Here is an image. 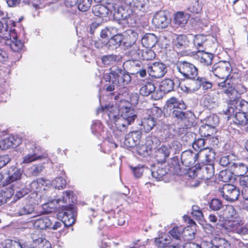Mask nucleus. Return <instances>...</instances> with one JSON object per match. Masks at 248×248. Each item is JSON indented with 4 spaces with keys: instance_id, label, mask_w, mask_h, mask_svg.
<instances>
[{
    "instance_id": "nucleus-1",
    "label": "nucleus",
    "mask_w": 248,
    "mask_h": 248,
    "mask_svg": "<svg viewBox=\"0 0 248 248\" xmlns=\"http://www.w3.org/2000/svg\"><path fill=\"white\" fill-rule=\"evenodd\" d=\"M118 111L120 114L122 122L117 124V129L121 132H126L127 126L133 123L136 117L134 111L130 104L125 101H121L118 107Z\"/></svg>"
},
{
    "instance_id": "nucleus-2",
    "label": "nucleus",
    "mask_w": 248,
    "mask_h": 248,
    "mask_svg": "<svg viewBox=\"0 0 248 248\" xmlns=\"http://www.w3.org/2000/svg\"><path fill=\"white\" fill-rule=\"evenodd\" d=\"M104 78L107 82L111 81L115 85L124 86L131 81L130 76L124 73L118 66H113L110 68L109 73L104 75Z\"/></svg>"
},
{
    "instance_id": "nucleus-3",
    "label": "nucleus",
    "mask_w": 248,
    "mask_h": 248,
    "mask_svg": "<svg viewBox=\"0 0 248 248\" xmlns=\"http://www.w3.org/2000/svg\"><path fill=\"white\" fill-rule=\"evenodd\" d=\"M218 86L223 89V93L229 98L228 103H231L232 100L240 98V94L243 93L245 88L243 85L239 84L235 86L232 78L228 80L218 83Z\"/></svg>"
},
{
    "instance_id": "nucleus-4",
    "label": "nucleus",
    "mask_w": 248,
    "mask_h": 248,
    "mask_svg": "<svg viewBox=\"0 0 248 248\" xmlns=\"http://www.w3.org/2000/svg\"><path fill=\"white\" fill-rule=\"evenodd\" d=\"M181 159L183 165L187 167L185 170L188 176H193L196 168L200 164L197 153H193L191 150L185 151L181 154Z\"/></svg>"
},
{
    "instance_id": "nucleus-5",
    "label": "nucleus",
    "mask_w": 248,
    "mask_h": 248,
    "mask_svg": "<svg viewBox=\"0 0 248 248\" xmlns=\"http://www.w3.org/2000/svg\"><path fill=\"white\" fill-rule=\"evenodd\" d=\"M227 103L228 107L226 110L224 111V113L228 115L229 119L232 118L236 111L248 114V102L243 99L240 100L239 98H237L236 99L232 100L231 103Z\"/></svg>"
},
{
    "instance_id": "nucleus-6",
    "label": "nucleus",
    "mask_w": 248,
    "mask_h": 248,
    "mask_svg": "<svg viewBox=\"0 0 248 248\" xmlns=\"http://www.w3.org/2000/svg\"><path fill=\"white\" fill-rule=\"evenodd\" d=\"M178 71L186 78L194 79L198 74L197 68L192 63L186 61H179L177 63Z\"/></svg>"
},
{
    "instance_id": "nucleus-7",
    "label": "nucleus",
    "mask_w": 248,
    "mask_h": 248,
    "mask_svg": "<svg viewBox=\"0 0 248 248\" xmlns=\"http://www.w3.org/2000/svg\"><path fill=\"white\" fill-rule=\"evenodd\" d=\"M218 191L223 199L231 202L237 200L240 195L239 189L230 184L223 185Z\"/></svg>"
},
{
    "instance_id": "nucleus-8",
    "label": "nucleus",
    "mask_w": 248,
    "mask_h": 248,
    "mask_svg": "<svg viewBox=\"0 0 248 248\" xmlns=\"http://www.w3.org/2000/svg\"><path fill=\"white\" fill-rule=\"evenodd\" d=\"M151 114L147 118H145L141 122L144 131H150L156 124V119L162 113L161 109L158 107H154L150 109Z\"/></svg>"
},
{
    "instance_id": "nucleus-9",
    "label": "nucleus",
    "mask_w": 248,
    "mask_h": 248,
    "mask_svg": "<svg viewBox=\"0 0 248 248\" xmlns=\"http://www.w3.org/2000/svg\"><path fill=\"white\" fill-rule=\"evenodd\" d=\"M231 70L229 62H222L213 65L211 71L219 78L227 80Z\"/></svg>"
},
{
    "instance_id": "nucleus-10",
    "label": "nucleus",
    "mask_w": 248,
    "mask_h": 248,
    "mask_svg": "<svg viewBox=\"0 0 248 248\" xmlns=\"http://www.w3.org/2000/svg\"><path fill=\"white\" fill-rule=\"evenodd\" d=\"M215 173L214 164H203L201 166L199 164L196 168L194 175L198 179L208 180L213 177Z\"/></svg>"
},
{
    "instance_id": "nucleus-11",
    "label": "nucleus",
    "mask_w": 248,
    "mask_h": 248,
    "mask_svg": "<svg viewBox=\"0 0 248 248\" xmlns=\"http://www.w3.org/2000/svg\"><path fill=\"white\" fill-rule=\"evenodd\" d=\"M199 163L202 164H214L216 153L211 148L205 147L197 153Z\"/></svg>"
},
{
    "instance_id": "nucleus-12",
    "label": "nucleus",
    "mask_w": 248,
    "mask_h": 248,
    "mask_svg": "<svg viewBox=\"0 0 248 248\" xmlns=\"http://www.w3.org/2000/svg\"><path fill=\"white\" fill-rule=\"evenodd\" d=\"M115 9V6L113 3H107L106 5L98 4L93 6L92 12L94 16L102 18L107 17L109 13H111Z\"/></svg>"
},
{
    "instance_id": "nucleus-13",
    "label": "nucleus",
    "mask_w": 248,
    "mask_h": 248,
    "mask_svg": "<svg viewBox=\"0 0 248 248\" xmlns=\"http://www.w3.org/2000/svg\"><path fill=\"white\" fill-rule=\"evenodd\" d=\"M184 233V237L185 240H189L193 238V233L190 234L188 229L185 228L182 229L181 227L175 226L169 232V234L172 239L179 240H180L182 235Z\"/></svg>"
},
{
    "instance_id": "nucleus-14",
    "label": "nucleus",
    "mask_w": 248,
    "mask_h": 248,
    "mask_svg": "<svg viewBox=\"0 0 248 248\" xmlns=\"http://www.w3.org/2000/svg\"><path fill=\"white\" fill-rule=\"evenodd\" d=\"M149 75L155 78H161L167 72L165 64L161 62H156L148 67Z\"/></svg>"
},
{
    "instance_id": "nucleus-15",
    "label": "nucleus",
    "mask_w": 248,
    "mask_h": 248,
    "mask_svg": "<svg viewBox=\"0 0 248 248\" xmlns=\"http://www.w3.org/2000/svg\"><path fill=\"white\" fill-rule=\"evenodd\" d=\"M64 211L62 213V222L66 227L72 226L75 222L74 209L71 206H64Z\"/></svg>"
},
{
    "instance_id": "nucleus-16",
    "label": "nucleus",
    "mask_w": 248,
    "mask_h": 248,
    "mask_svg": "<svg viewBox=\"0 0 248 248\" xmlns=\"http://www.w3.org/2000/svg\"><path fill=\"white\" fill-rule=\"evenodd\" d=\"M169 20L165 13L163 11L157 12L152 19V23L155 28L164 29L169 24Z\"/></svg>"
},
{
    "instance_id": "nucleus-17",
    "label": "nucleus",
    "mask_w": 248,
    "mask_h": 248,
    "mask_svg": "<svg viewBox=\"0 0 248 248\" xmlns=\"http://www.w3.org/2000/svg\"><path fill=\"white\" fill-rule=\"evenodd\" d=\"M106 113L110 119L111 118H116L119 115L118 111V107L114 106L113 104H108L105 106H101L97 109V113Z\"/></svg>"
},
{
    "instance_id": "nucleus-18",
    "label": "nucleus",
    "mask_w": 248,
    "mask_h": 248,
    "mask_svg": "<svg viewBox=\"0 0 248 248\" xmlns=\"http://www.w3.org/2000/svg\"><path fill=\"white\" fill-rule=\"evenodd\" d=\"M141 136V133L139 130L131 132L125 140L124 144L129 148L135 147L140 142Z\"/></svg>"
},
{
    "instance_id": "nucleus-19",
    "label": "nucleus",
    "mask_w": 248,
    "mask_h": 248,
    "mask_svg": "<svg viewBox=\"0 0 248 248\" xmlns=\"http://www.w3.org/2000/svg\"><path fill=\"white\" fill-rule=\"evenodd\" d=\"M7 174L8 177L6 179L5 183L6 185H8L20 180L22 172L20 169L16 168V166H11L8 169Z\"/></svg>"
},
{
    "instance_id": "nucleus-20",
    "label": "nucleus",
    "mask_w": 248,
    "mask_h": 248,
    "mask_svg": "<svg viewBox=\"0 0 248 248\" xmlns=\"http://www.w3.org/2000/svg\"><path fill=\"white\" fill-rule=\"evenodd\" d=\"M20 144L19 140L13 136L5 138L0 141V148L2 150H7L11 147H15Z\"/></svg>"
},
{
    "instance_id": "nucleus-21",
    "label": "nucleus",
    "mask_w": 248,
    "mask_h": 248,
    "mask_svg": "<svg viewBox=\"0 0 248 248\" xmlns=\"http://www.w3.org/2000/svg\"><path fill=\"white\" fill-rule=\"evenodd\" d=\"M233 122L236 124L242 126L247 125L246 130L248 131V114L236 111L233 115Z\"/></svg>"
},
{
    "instance_id": "nucleus-22",
    "label": "nucleus",
    "mask_w": 248,
    "mask_h": 248,
    "mask_svg": "<svg viewBox=\"0 0 248 248\" xmlns=\"http://www.w3.org/2000/svg\"><path fill=\"white\" fill-rule=\"evenodd\" d=\"M176 81H178V86L184 92L189 93L194 92L199 89V87H197V85H195L196 82V81L195 80V79L191 81H182L180 82L178 79H176Z\"/></svg>"
},
{
    "instance_id": "nucleus-23",
    "label": "nucleus",
    "mask_w": 248,
    "mask_h": 248,
    "mask_svg": "<svg viewBox=\"0 0 248 248\" xmlns=\"http://www.w3.org/2000/svg\"><path fill=\"white\" fill-rule=\"evenodd\" d=\"M122 42V36L119 34H116L111 37L108 41H103L99 39L96 42L95 45L101 43V45L97 46V47H102L103 46L107 45L108 47L113 46L117 47L119 46Z\"/></svg>"
},
{
    "instance_id": "nucleus-24",
    "label": "nucleus",
    "mask_w": 248,
    "mask_h": 248,
    "mask_svg": "<svg viewBox=\"0 0 248 248\" xmlns=\"http://www.w3.org/2000/svg\"><path fill=\"white\" fill-rule=\"evenodd\" d=\"M166 106L170 110L175 109H186V105L183 101H179L175 97L169 98L166 101Z\"/></svg>"
},
{
    "instance_id": "nucleus-25",
    "label": "nucleus",
    "mask_w": 248,
    "mask_h": 248,
    "mask_svg": "<svg viewBox=\"0 0 248 248\" xmlns=\"http://www.w3.org/2000/svg\"><path fill=\"white\" fill-rule=\"evenodd\" d=\"M33 224L38 229H49L51 226V220L48 217H39L35 220Z\"/></svg>"
},
{
    "instance_id": "nucleus-26",
    "label": "nucleus",
    "mask_w": 248,
    "mask_h": 248,
    "mask_svg": "<svg viewBox=\"0 0 248 248\" xmlns=\"http://www.w3.org/2000/svg\"><path fill=\"white\" fill-rule=\"evenodd\" d=\"M198 60L203 66H209L212 63L213 54L205 51H199L197 54Z\"/></svg>"
},
{
    "instance_id": "nucleus-27",
    "label": "nucleus",
    "mask_w": 248,
    "mask_h": 248,
    "mask_svg": "<svg viewBox=\"0 0 248 248\" xmlns=\"http://www.w3.org/2000/svg\"><path fill=\"white\" fill-rule=\"evenodd\" d=\"M231 232L240 234L248 233V223L244 225L243 221L240 219L234 220V224Z\"/></svg>"
},
{
    "instance_id": "nucleus-28",
    "label": "nucleus",
    "mask_w": 248,
    "mask_h": 248,
    "mask_svg": "<svg viewBox=\"0 0 248 248\" xmlns=\"http://www.w3.org/2000/svg\"><path fill=\"white\" fill-rule=\"evenodd\" d=\"M141 44L145 48H152L155 46L157 39L153 33H146L142 38Z\"/></svg>"
},
{
    "instance_id": "nucleus-29",
    "label": "nucleus",
    "mask_w": 248,
    "mask_h": 248,
    "mask_svg": "<svg viewBox=\"0 0 248 248\" xmlns=\"http://www.w3.org/2000/svg\"><path fill=\"white\" fill-rule=\"evenodd\" d=\"M170 149L165 145H162L155 152V158L157 161L164 162L170 155Z\"/></svg>"
},
{
    "instance_id": "nucleus-30",
    "label": "nucleus",
    "mask_w": 248,
    "mask_h": 248,
    "mask_svg": "<svg viewBox=\"0 0 248 248\" xmlns=\"http://www.w3.org/2000/svg\"><path fill=\"white\" fill-rule=\"evenodd\" d=\"M14 194L13 186L5 187L0 191V206L5 203L7 200L10 199Z\"/></svg>"
},
{
    "instance_id": "nucleus-31",
    "label": "nucleus",
    "mask_w": 248,
    "mask_h": 248,
    "mask_svg": "<svg viewBox=\"0 0 248 248\" xmlns=\"http://www.w3.org/2000/svg\"><path fill=\"white\" fill-rule=\"evenodd\" d=\"M174 86V80L166 78L160 82L159 89L161 92L166 93L172 91L173 90Z\"/></svg>"
},
{
    "instance_id": "nucleus-32",
    "label": "nucleus",
    "mask_w": 248,
    "mask_h": 248,
    "mask_svg": "<svg viewBox=\"0 0 248 248\" xmlns=\"http://www.w3.org/2000/svg\"><path fill=\"white\" fill-rule=\"evenodd\" d=\"M131 148L133 149L134 152L142 156H146L148 155V152L152 150V148L147 146L146 144L140 142Z\"/></svg>"
},
{
    "instance_id": "nucleus-33",
    "label": "nucleus",
    "mask_w": 248,
    "mask_h": 248,
    "mask_svg": "<svg viewBox=\"0 0 248 248\" xmlns=\"http://www.w3.org/2000/svg\"><path fill=\"white\" fill-rule=\"evenodd\" d=\"M203 4L199 0H192L187 7V10L192 14H200L202 12Z\"/></svg>"
},
{
    "instance_id": "nucleus-34",
    "label": "nucleus",
    "mask_w": 248,
    "mask_h": 248,
    "mask_svg": "<svg viewBox=\"0 0 248 248\" xmlns=\"http://www.w3.org/2000/svg\"><path fill=\"white\" fill-rule=\"evenodd\" d=\"M188 18L187 15L183 12H178L175 15L174 20L175 24L183 27L187 23Z\"/></svg>"
},
{
    "instance_id": "nucleus-35",
    "label": "nucleus",
    "mask_w": 248,
    "mask_h": 248,
    "mask_svg": "<svg viewBox=\"0 0 248 248\" xmlns=\"http://www.w3.org/2000/svg\"><path fill=\"white\" fill-rule=\"evenodd\" d=\"M32 238L37 248H51L50 243L45 238H36L35 234H32Z\"/></svg>"
},
{
    "instance_id": "nucleus-36",
    "label": "nucleus",
    "mask_w": 248,
    "mask_h": 248,
    "mask_svg": "<svg viewBox=\"0 0 248 248\" xmlns=\"http://www.w3.org/2000/svg\"><path fill=\"white\" fill-rule=\"evenodd\" d=\"M233 172L237 176H243L248 171V166L244 163H234Z\"/></svg>"
},
{
    "instance_id": "nucleus-37",
    "label": "nucleus",
    "mask_w": 248,
    "mask_h": 248,
    "mask_svg": "<svg viewBox=\"0 0 248 248\" xmlns=\"http://www.w3.org/2000/svg\"><path fill=\"white\" fill-rule=\"evenodd\" d=\"M170 243L168 237L165 235H159L157 238H155L154 241V244L157 248H165Z\"/></svg>"
},
{
    "instance_id": "nucleus-38",
    "label": "nucleus",
    "mask_w": 248,
    "mask_h": 248,
    "mask_svg": "<svg viewBox=\"0 0 248 248\" xmlns=\"http://www.w3.org/2000/svg\"><path fill=\"white\" fill-rule=\"evenodd\" d=\"M155 89V86L153 83L147 82L140 89V93L143 96H147L154 92Z\"/></svg>"
},
{
    "instance_id": "nucleus-39",
    "label": "nucleus",
    "mask_w": 248,
    "mask_h": 248,
    "mask_svg": "<svg viewBox=\"0 0 248 248\" xmlns=\"http://www.w3.org/2000/svg\"><path fill=\"white\" fill-rule=\"evenodd\" d=\"M2 245L3 248H35L31 246H25V247H22V246L20 243L10 239H6L2 243Z\"/></svg>"
},
{
    "instance_id": "nucleus-40",
    "label": "nucleus",
    "mask_w": 248,
    "mask_h": 248,
    "mask_svg": "<svg viewBox=\"0 0 248 248\" xmlns=\"http://www.w3.org/2000/svg\"><path fill=\"white\" fill-rule=\"evenodd\" d=\"M196 81L198 84L197 85L199 89L202 87L203 90H207L211 89L213 86L212 83L204 77H198Z\"/></svg>"
},
{
    "instance_id": "nucleus-41",
    "label": "nucleus",
    "mask_w": 248,
    "mask_h": 248,
    "mask_svg": "<svg viewBox=\"0 0 248 248\" xmlns=\"http://www.w3.org/2000/svg\"><path fill=\"white\" fill-rule=\"evenodd\" d=\"M118 57L115 54L106 55L103 56L101 58L102 63L106 66L113 65L116 63Z\"/></svg>"
},
{
    "instance_id": "nucleus-42",
    "label": "nucleus",
    "mask_w": 248,
    "mask_h": 248,
    "mask_svg": "<svg viewBox=\"0 0 248 248\" xmlns=\"http://www.w3.org/2000/svg\"><path fill=\"white\" fill-rule=\"evenodd\" d=\"M167 169L163 167H158L155 170L152 171V174L153 177L158 181L164 180L165 176L167 174Z\"/></svg>"
},
{
    "instance_id": "nucleus-43",
    "label": "nucleus",
    "mask_w": 248,
    "mask_h": 248,
    "mask_svg": "<svg viewBox=\"0 0 248 248\" xmlns=\"http://www.w3.org/2000/svg\"><path fill=\"white\" fill-rule=\"evenodd\" d=\"M141 58L143 60L151 61L155 57V54L150 48H145L141 50Z\"/></svg>"
},
{
    "instance_id": "nucleus-44",
    "label": "nucleus",
    "mask_w": 248,
    "mask_h": 248,
    "mask_svg": "<svg viewBox=\"0 0 248 248\" xmlns=\"http://www.w3.org/2000/svg\"><path fill=\"white\" fill-rule=\"evenodd\" d=\"M199 133L202 137L210 138L213 134V128L209 125H202L200 127Z\"/></svg>"
},
{
    "instance_id": "nucleus-45",
    "label": "nucleus",
    "mask_w": 248,
    "mask_h": 248,
    "mask_svg": "<svg viewBox=\"0 0 248 248\" xmlns=\"http://www.w3.org/2000/svg\"><path fill=\"white\" fill-rule=\"evenodd\" d=\"M74 197V192L72 190H66L62 193V199H59V201H62L64 203L68 204L70 206L72 202V198Z\"/></svg>"
},
{
    "instance_id": "nucleus-46",
    "label": "nucleus",
    "mask_w": 248,
    "mask_h": 248,
    "mask_svg": "<svg viewBox=\"0 0 248 248\" xmlns=\"http://www.w3.org/2000/svg\"><path fill=\"white\" fill-rule=\"evenodd\" d=\"M16 37V35L13 37L14 40L10 44V47L13 51L19 52L23 49L24 45L22 42L17 39Z\"/></svg>"
},
{
    "instance_id": "nucleus-47",
    "label": "nucleus",
    "mask_w": 248,
    "mask_h": 248,
    "mask_svg": "<svg viewBox=\"0 0 248 248\" xmlns=\"http://www.w3.org/2000/svg\"><path fill=\"white\" fill-rule=\"evenodd\" d=\"M232 178V172L228 170H221L218 174V179L224 183L230 182Z\"/></svg>"
},
{
    "instance_id": "nucleus-48",
    "label": "nucleus",
    "mask_w": 248,
    "mask_h": 248,
    "mask_svg": "<svg viewBox=\"0 0 248 248\" xmlns=\"http://www.w3.org/2000/svg\"><path fill=\"white\" fill-rule=\"evenodd\" d=\"M187 38L184 34L179 35L174 41V46L177 48H180L186 45Z\"/></svg>"
},
{
    "instance_id": "nucleus-49",
    "label": "nucleus",
    "mask_w": 248,
    "mask_h": 248,
    "mask_svg": "<svg viewBox=\"0 0 248 248\" xmlns=\"http://www.w3.org/2000/svg\"><path fill=\"white\" fill-rule=\"evenodd\" d=\"M78 9L82 12L88 11L91 7L92 0H78Z\"/></svg>"
},
{
    "instance_id": "nucleus-50",
    "label": "nucleus",
    "mask_w": 248,
    "mask_h": 248,
    "mask_svg": "<svg viewBox=\"0 0 248 248\" xmlns=\"http://www.w3.org/2000/svg\"><path fill=\"white\" fill-rule=\"evenodd\" d=\"M209 206L213 211H218L222 207V202L217 199H213L209 203Z\"/></svg>"
},
{
    "instance_id": "nucleus-51",
    "label": "nucleus",
    "mask_w": 248,
    "mask_h": 248,
    "mask_svg": "<svg viewBox=\"0 0 248 248\" xmlns=\"http://www.w3.org/2000/svg\"><path fill=\"white\" fill-rule=\"evenodd\" d=\"M235 213V210L233 206L227 205L223 212V215L227 218L233 217Z\"/></svg>"
},
{
    "instance_id": "nucleus-52",
    "label": "nucleus",
    "mask_w": 248,
    "mask_h": 248,
    "mask_svg": "<svg viewBox=\"0 0 248 248\" xmlns=\"http://www.w3.org/2000/svg\"><path fill=\"white\" fill-rule=\"evenodd\" d=\"M206 41V36L204 35L199 34L195 36L194 44L197 47L202 46L203 44Z\"/></svg>"
},
{
    "instance_id": "nucleus-53",
    "label": "nucleus",
    "mask_w": 248,
    "mask_h": 248,
    "mask_svg": "<svg viewBox=\"0 0 248 248\" xmlns=\"http://www.w3.org/2000/svg\"><path fill=\"white\" fill-rule=\"evenodd\" d=\"M54 184L56 188L62 189L66 187V181L63 178L59 177L55 179Z\"/></svg>"
},
{
    "instance_id": "nucleus-54",
    "label": "nucleus",
    "mask_w": 248,
    "mask_h": 248,
    "mask_svg": "<svg viewBox=\"0 0 248 248\" xmlns=\"http://www.w3.org/2000/svg\"><path fill=\"white\" fill-rule=\"evenodd\" d=\"M191 214L192 217L197 220H201L203 217V214L198 206H192Z\"/></svg>"
},
{
    "instance_id": "nucleus-55",
    "label": "nucleus",
    "mask_w": 248,
    "mask_h": 248,
    "mask_svg": "<svg viewBox=\"0 0 248 248\" xmlns=\"http://www.w3.org/2000/svg\"><path fill=\"white\" fill-rule=\"evenodd\" d=\"M127 5L137 8H143L145 5L144 0H124Z\"/></svg>"
},
{
    "instance_id": "nucleus-56",
    "label": "nucleus",
    "mask_w": 248,
    "mask_h": 248,
    "mask_svg": "<svg viewBox=\"0 0 248 248\" xmlns=\"http://www.w3.org/2000/svg\"><path fill=\"white\" fill-rule=\"evenodd\" d=\"M204 144L205 140L201 138L198 139L193 142L192 147L195 150L199 151L203 148H205V147H204Z\"/></svg>"
},
{
    "instance_id": "nucleus-57",
    "label": "nucleus",
    "mask_w": 248,
    "mask_h": 248,
    "mask_svg": "<svg viewBox=\"0 0 248 248\" xmlns=\"http://www.w3.org/2000/svg\"><path fill=\"white\" fill-rule=\"evenodd\" d=\"M184 109H175L172 112V116L181 121L186 119V113L183 112Z\"/></svg>"
},
{
    "instance_id": "nucleus-58",
    "label": "nucleus",
    "mask_w": 248,
    "mask_h": 248,
    "mask_svg": "<svg viewBox=\"0 0 248 248\" xmlns=\"http://www.w3.org/2000/svg\"><path fill=\"white\" fill-rule=\"evenodd\" d=\"M93 206L90 208V210L93 212H97L101 208L102 202L100 199L94 198L93 201Z\"/></svg>"
},
{
    "instance_id": "nucleus-59",
    "label": "nucleus",
    "mask_w": 248,
    "mask_h": 248,
    "mask_svg": "<svg viewBox=\"0 0 248 248\" xmlns=\"http://www.w3.org/2000/svg\"><path fill=\"white\" fill-rule=\"evenodd\" d=\"M234 220L227 219L221 224L220 226L222 229L227 232H231V229L232 228L233 225L234 224Z\"/></svg>"
},
{
    "instance_id": "nucleus-60",
    "label": "nucleus",
    "mask_w": 248,
    "mask_h": 248,
    "mask_svg": "<svg viewBox=\"0 0 248 248\" xmlns=\"http://www.w3.org/2000/svg\"><path fill=\"white\" fill-rule=\"evenodd\" d=\"M217 241V245L216 246L218 248H228L231 246V244L224 238H218Z\"/></svg>"
},
{
    "instance_id": "nucleus-61",
    "label": "nucleus",
    "mask_w": 248,
    "mask_h": 248,
    "mask_svg": "<svg viewBox=\"0 0 248 248\" xmlns=\"http://www.w3.org/2000/svg\"><path fill=\"white\" fill-rule=\"evenodd\" d=\"M40 158L41 157L39 156H37L35 154H33L32 155H27L24 156L23 162L24 163H29L40 159Z\"/></svg>"
},
{
    "instance_id": "nucleus-62",
    "label": "nucleus",
    "mask_w": 248,
    "mask_h": 248,
    "mask_svg": "<svg viewBox=\"0 0 248 248\" xmlns=\"http://www.w3.org/2000/svg\"><path fill=\"white\" fill-rule=\"evenodd\" d=\"M191 245L195 246L197 248H210L213 244L207 241H202L200 245L195 244V243H189L186 244L185 247H186V245L190 246Z\"/></svg>"
},
{
    "instance_id": "nucleus-63",
    "label": "nucleus",
    "mask_w": 248,
    "mask_h": 248,
    "mask_svg": "<svg viewBox=\"0 0 248 248\" xmlns=\"http://www.w3.org/2000/svg\"><path fill=\"white\" fill-rule=\"evenodd\" d=\"M43 208L45 210L46 212L49 213L53 212L56 209V207L52 202L46 203L43 205Z\"/></svg>"
},
{
    "instance_id": "nucleus-64",
    "label": "nucleus",
    "mask_w": 248,
    "mask_h": 248,
    "mask_svg": "<svg viewBox=\"0 0 248 248\" xmlns=\"http://www.w3.org/2000/svg\"><path fill=\"white\" fill-rule=\"evenodd\" d=\"M11 160L8 155H0V169L7 164Z\"/></svg>"
}]
</instances>
